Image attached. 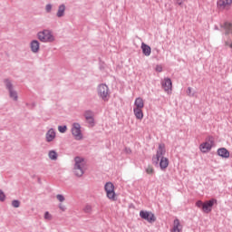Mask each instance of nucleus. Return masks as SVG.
<instances>
[{"label": "nucleus", "instance_id": "obj_1", "mask_svg": "<svg viewBox=\"0 0 232 232\" xmlns=\"http://www.w3.org/2000/svg\"><path fill=\"white\" fill-rule=\"evenodd\" d=\"M75 164L73 166V173L75 177H82L84 175V169H86V165H84V159L81 157L74 158Z\"/></svg>", "mask_w": 232, "mask_h": 232}, {"label": "nucleus", "instance_id": "obj_2", "mask_svg": "<svg viewBox=\"0 0 232 232\" xmlns=\"http://www.w3.org/2000/svg\"><path fill=\"white\" fill-rule=\"evenodd\" d=\"M37 39H39L41 43H53L55 36H53L52 31L44 29L37 33Z\"/></svg>", "mask_w": 232, "mask_h": 232}, {"label": "nucleus", "instance_id": "obj_3", "mask_svg": "<svg viewBox=\"0 0 232 232\" xmlns=\"http://www.w3.org/2000/svg\"><path fill=\"white\" fill-rule=\"evenodd\" d=\"M97 93L102 101H104V102H108V97L110 96V89L108 88V85L104 83L98 85Z\"/></svg>", "mask_w": 232, "mask_h": 232}, {"label": "nucleus", "instance_id": "obj_4", "mask_svg": "<svg viewBox=\"0 0 232 232\" xmlns=\"http://www.w3.org/2000/svg\"><path fill=\"white\" fill-rule=\"evenodd\" d=\"M166 155V146L164 144H160L158 150L156 152V156H153L152 158V163L156 168H159V162L162 157Z\"/></svg>", "mask_w": 232, "mask_h": 232}, {"label": "nucleus", "instance_id": "obj_5", "mask_svg": "<svg viewBox=\"0 0 232 232\" xmlns=\"http://www.w3.org/2000/svg\"><path fill=\"white\" fill-rule=\"evenodd\" d=\"M140 217L143 220H147V222H149V224H153V222L157 221V218L155 217V214H153V212L141 210L140 212Z\"/></svg>", "mask_w": 232, "mask_h": 232}, {"label": "nucleus", "instance_id": "obj_6", "mask_svg": "<svg viewBox=\"0 0 232 232\" xmlns=\"http://www.w3.org/2000/svg\"><path fill=\"white\" fill-rule=\"evenodd\" d=\"M107 198L110 200H115V186L111 182H107L104 186Z\"/></svg>", "mask_w": 232, "mask_h": 232}, {"label": "nucleus", "instance_id": "obj_7", "mask_svg": "<svg viewBox=\"0 0 232 232\" xmlns=\"http://www.w3.org/2000/svg\"><path fill=\"white\" fill-rule=\"evenodd\" d=\"M72 133L76 140H82V132H81V124L74 122L72 127Z\"/></svg>", "mask_w": 232, "mask_h": 232}, {"label": "nucleus", "instance_id": "obj_8", "mask_svg": "<svg viewBox=\"0 0 232 232\" xmlns=\"http://www.w3.org/2000/svg\"><path fill=\"white\" fill-rule=\"evenodd\" d=\"M211 148H213V138H209V141L201 143L199 146V150L202 151V153H208V151H211Z\"/></svg>", "mask_w": 232, "mask_h": 232}, {"label": "nucleus", "instance_id": "obj_9", "mask_svg": "<svg viewBox=\"0 0 232 232\" xmlns=\"http://www.w3.org/2000/svg\"><path fill=\"white\" fill-rule=\"evenodd\" d=\"M215 204H217V199L215 198L206 201L203 205V212L211 213L213 206H215Z\"/></svg>", "mask_w": 232, "mask_h": 232}, {"label": "nucleus", "instance_id": "obj_10", "mask_svg": "<svg viewBox=\"0 0 232 232\" xmlns=\"http://www.w3.org/2000/svg\"><path fill=\"white\" fill-rule=\"evenodd\" d=\"M56 133L55 129L51 128L47 132L45 133V140L46 142H53L55 140Z\"/></svg>", "mask_w": 232, "mask_h": 232}, {"label": "nucleus", "instance_id": "obj_11", "mask_svg": "<svg viewBox=\"0 0 232 232\" xmlns=\"http://www.w3.org/2000/svg\"><path fill=\"white\" fill-rule=\"evenodd\" d=\"M162 88L165 90V92H169L171 90L173 83L171 82V79L165 78L164 81L161 82Z\"/></svg>", "mask_w": 232, "mask_h": 232}, {"label": "nucleus", "instance_id": "obj_12", "mask_svg": "<svg viewBox=\"0 0 232 232\" xmlns=\"http://www.w3.org/2000/svg\"><path fill=\"white\" fill-rule=\"evenodd\" d=\"M159 166L160 169L164 170L169 166V160L166 157L160 158Z\"/></svg>", "mask_w": 232, "mask_h": 232}, {"label": "nucleus", "instance_id": "obj_13", "mask_svg": "<svg viewBox=\"0 0 232 232\" xmlns=\"http://www.w3.org/2000/svg\"><path fill=\"white\" fill-rule=\"evenodd\" d=\"M141 50H142L143 55H145L146 57H150V55H151V47H150V45L142 43Z\"/></svg>", "mask_w": 232, "mask_h": 232}, {"label": "nucleus", "instance_id": "obj_14", "mask_svg": "<svg viewBox=\"0 0 232 232\" xmlns=\"http://www.w3.org/2000/svg\"><path fill=\"white\" fill-rule=\"evenodd\" d=\"M180 231H182V225H180V220H179V218H176L174 219L171 232H180Z\"/></svg>", "mask_w": 232, "mask_h": 232}, {"label": "nucleus", "instance_id": "obj_15", "mask_svg": "<svg viewBox=\"0 0 232 232\" xmlns=\"http://www.w3.org/2000/svg\"><path fill=\"white\" fill-rule=\"evenodd\" d=\"M218 155L222 159H229V150L226 148H220L218 150Z\"/></svg>", "mask_w": 232, "mask_h": 232}, {"label": "nucleus", "instance_id": "obj_16", "mask_svg": "<svg viewBox=\"0 0 232 232\" xmlns=\"http://www.w3.org/2000/svg\"><path fill=\"white\" fill-rule=\"evenodd\" d=\"M66 12V5L64 4H62L58 6V10L56 13V17H64V13Z\"/></svg>", "mask_w": 232, "mask_h": 232}, {"label": "nucleus", "instance_id": "obj_17", "mask_svg": "<svg viewBox=\"0 0 232 232\" xmlns=\"http://www.w3.org/2000/svg\"><path fill=\"white\" fill-rule=\"evenodd\" d=\"M39 48H40L39 41L33 40L31 42V52H33V53H37V52H39Z\"/></svg>", "mask_w": 232, "mask_h": 232}, {"label": "nucleus", "instance_id": "obj_18", "mask_svg": "<svg viewBox=\"0 0 232 232\" xmlns=\"http://www.w3.org/2000/svg\"><path fill=\"white\" fill-rule=\"evenodd\" d=\"M134 105L136 106L134 109L142 110V108H144V100H142L140 97L136 98Z\"/></svg>", "mask_w": 232, "mask_h": 232}, {"label": "nucleus", "instance_id": "obj_19", "mask_svg": "<svg viewBox=\"0 0 232 232\" xmlns=\"http://www.w3.org/2000/svg\"><path fill=\"white\" fill-rule=\"evenodd\" d=\"M134 115L136 119L139 121H142L144 119V113L142 112V109H133Z\"/></svg>", "mask_w": 232, "mask_h": 232}, {"label": "nucleus", "instance_id": "obj_20", "mask_svg": "<svg viewBox=\"0 0 232 232\" xmlns=\"http://www.w3.org/2000/svg\"><path fill=\"white\" fill-rule=\"evenodd\" d=\"M4 84L5 88L8 90V92H10L11 90H14V84L12 83V81H10V79H5Z\"/></svg>", "mask_w": 232, "mask_h": 232}, {"label": "nucleus", "instance_id": "obj_21", "mask_svg": "<svg viewBox=\"0 0 232 232\" xmlns=\"http://www.w3.org/2000/svg\"><path fill=\"white\" fill-rule=\"evenodd\" d=\"M8 92H9L10 99L15 102L19 99V96L17 95V91L12 89L11 91H8Z\"/></svg>", "mask_w": 232, "mask_h": 232}, {"label": "nucleus", "instance_id": "obj_22", "mask_svg": "<svg viewBox=\"0 0 232 232\" xmlns=\"http://www.w3.org/2000/svg\"><path fill=\"white\" fill-rule=\"evenodd\" d=\"M95 116V113L92 110H88L84 111L83 117L85 119H91Z\"/></svg>", "mask_w": 232, "mask_h": 232}, {"label": "nucleus", "instance_id": "obj_23", "mask_svg": "<svg viewBox=\"0 0 232 232\" xmlns=\"http://www.w3.org/2000/svg\"><path fill=\"white\" fill-rule=\"evenodd\" d=\"M48 157L51 160H57V152L55 150H50L48 153Z\"/></svg>", "mask_w": 232, "mask_h": 232}, {"label": "nucleus", "instance_id": "obj_24", "mask_svg": "<svg viewBox=\"0 0 232 232\" xmlns=\"http://www.w3.org/2000/svg\"><path fill=\"white\" fill-rule=\"evenodd\" d=\"M145 171L148 173V175H153L155 173V169H153V167L151 166L146 167Z\"/></svg>", "mask_w": 232, "mask_h": 232}, {"label": "nucleus", "instance_id": "obj_25", "mask_svg": "<svg viewBox=\"0 0 232 232\" xmlns=\"http://www.w3.org/2000/svg\"><path fill=\"white\" fill-rule=\"evenodd\" d=\"M86 122L90 124L92 127L95 126V118H87L85 119Z\"/></svg>", "mask_w": 232, "mask_h": 232}, {"label": "nucleus", "instance_id": "obj_26", "mask_svg": "<svg viewBox=\"0 0 232 232\" xmlns=\"http://www.w3.org/2000/svg\"><path fill=\"white\" fill-rule=\"evenodd\" d=\"M66 130H68L66 125L58 126V131H60V133H66Z\"/></svg>", "mask_w": 232, "mask_h": 232}, {"label": "nucleus", "instance_id": "obj_27", "mask_svg": "<svg viewBox=\"0 0 232 232\" xmlns=\"http://www.w3.org/2000/svg\"><path fill=\"white\" fill-rule=\"evenodd\" d=\"M12 206H13V208H19L21 206V201H19L17 199H14L12 201Z\"/></svg>", "mask_w": 232, "mask_h": 232}, {"label": "nucleus", "instance_id": "obj_28", "mask_svg": "<svg viewBox=\"0 0 232 232\" xmlns=\"http://www.w3.org/2000/svg\"><path fill=\"white\" fill-rule=\"evenodd\" d=\"M5 200H6V195L0 189V202H5Z\"/></svg>", "mask_w": 232, "mask_h": 232}, {"label": "nucleus", "instance_id": "obj_29", "mask_svg": "<svg viewBox=\"0 0 232 232\" xmlns=\"http://www.w3.org/2000/svg\"><path fill=\"white\" fill-rule=\"evenodd\" d=\"M52 7H53L52 4H47V5H45V12H46L47 14H51V13H52Z\"/></svg>", "mask_w": 232, "mask_h": 232}, {"label": "nucleus", "instance_id": "obj_30", "mask_svg": "<svg viewBox=\"0 0 232 232\" xmlns=\"http://www.w3.org/2000/svg\"><path fill=\"white\" fill-rule=\"evenodd\" d=\"M196 206L197 208H200L202 210L204 209V202H202V200H198L196 202Z\"/></svg>", "mask_w": 232, "mask_h": 232}, {"label": "nucleus", "instance_id": "obj_31", "mask_svg": "<svg viewBox=\"0 0 232 232\" xmlns=\"http://www.w3.org/2000/svg\"><path fill=\"white\" fill-rule=\"evenodd\" d=\"M84 213H92V206L86 205L83 208Z\"/></svg>", "mask_w": 232, "mask_h": 232}, {"label": "nucleus", "instance_id": "obj_32", "mask_svg": "<svg viewBox=\"0 0 232 232\" xmlns=\"http://www.w3.org/2000/svg\"><path fill=\"white\" fill-rule=\"evenodd\" d=\"M175 5H179V6H184V0H173Z\"/></svg>", "mask_w": 232, "mask_h": 232}, {"label": "nucleus", "instance_id": "obj_33", "mask_svg": "<svg viewBox=\"0 0 232 232\" xmlns=\"http://www.w3.org/2000/svg\"><path fill=\"white\" fill-rule=\"evenodd\" d=\"M44 218L45 220H52V215L50 214V212L46 211L44 213Z\"/></svg>", "mask_w": 232, "mask_h": 232}, {"label": "nucleus", "instance_id": "obj_34", "mask_svg": "<svg viewBox=\"0 0 232 232\" xmlns=\"http://www.w3.org/2000/svg\"><path fill=\"white\" fill-rule=\"evenodd\" d=\"M57 200H59V202H64V196H63L62 194H58L56 196Z\"/></svg>", "mask_w": 232, "mask_h": 232}, {"label": "nucleus", "instance_id": "obj_35", "mask_svg": "<svg viewBox=\"0 0 232 232\" xmlns=\"http://www.w3.org/2000/svg\"><path fill=\"white\" fill-rule=\"evenodd\" d=\"M226 6H228L229 5H232V0H223Z\"/></svg>", "mask_w": 232, "mask_h": 232}, {"label": "nucleus", "instance_id": "obj_36", "mask_svg": "<svg viewBox=\"0 0 232 232\" xmlns=\"http://www.w3.org/2000/svg\"><path fill=\"white\" fill-rule=\"evenodd\" d=\"M218 5L219 6H226V4H225L224 0H219V1L218 2Z\"/></svg>", "mask_w": 232, "mask_h": 232}, {"label": "nucleus", "instance_id": "obj_37", "mask_svg": "<svg viewBox=\"0 0 232 232\" xmlns=\"http://www.w3.org/2000/svg\"><path fill=\"white\" fill-rule=\"evenodd\" d=\"M191 92H192L191 87H188V90H187V93H188V95H189L190 97L193 96V93H191Z\"/></svg>", "mask_w": 232, "mask_h": 232}, {"label": "nucleus", "instance_id": "obj_38", "mask_svg": "<svg viewBox=\"0 0 232 232\" xmlns=\"http://www.w3.org/2000/svg\"><path fill=\"white\" fill-rule=\"evenodd\" d=\"M59 208L62 210V211H66V207L63 204H60L59 205Z\"/></svg>", "mask_w": 232, "mask_h": 232}, {"label": "nucleus", "instance_id": "obj_39", "mask_svg": "<svg viewBox=\"0 0 232 232\" xmlns=\"http://www.w3.org/2000/svg\"><path fill=\"white\" fill-rule=\"evenodd\" d=\"M225 46H229V42L228 41H225Z\"/></svg>", "mask_w": 232, "mask_h": 232}, {"label": "nucleus", "instance_id": "obj_40", "mask_svg": "<svg viewBox=\"0 0 232 232\" xmlns=\"http://www.w3.org/2000/svg\"><path fill=\"white\" fill-rule=\"evenodd\" d=\"M157 72H162V67H158Z\"/></svg>", "mask_w": 232, "mask_h": 232}, {"label": "nucleus", "instance_id": "obj_41", "mask_svg": "<svg viewBox=\"0 0 232 232\" xmlns=\"http://www.w3.org/2000/svg\"><path fill=\"white\" fill-rule=\"evenodd\" d=\"M127 153H131V150L130 149H126Z\"/></svg>", "mask_w": 232, "mask_h": 232}, {"label": "nucleus", "instance_id": "obj_42", "mask_svg": "<svg viewBox=\"0 0 232 232\" xmlns=\"http://www.w3.org/2000/svg\"><path fill=\"white\" fill-rule=\"evenodd\" d=\"M229 48H232V43L229 44Z\"/></svg>", "mask_w": 232, "mask_h": 232}, {"label": "nucleus", "instance_id": "obj_43", "mask_svg": "<svg viewBox=\"0 0 232 232\" xmlns=\"http://www.w3.org/2000/svg\"><path fill=\"white\" fill-rule=\"evenodd\" d=\"M215 30H218V26H216V27H215Z\"/></svg>", "mask_w": 232, "mask_h": 232}, {"label": "nucleus", "instance_id": "obj_44", "mask_svg": "<svg viewBox=\"0 0 232 232\" xmlns=\"http://www.w3.org/2000/svg\"><path fill=\"white\" fill-rule=\"evenodd\" d=\"M38 182H41V179H38Z\"/></svg>", "mask_w": 232, "mask_h": 232}]
</instances>
